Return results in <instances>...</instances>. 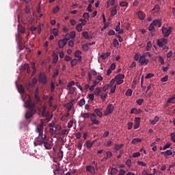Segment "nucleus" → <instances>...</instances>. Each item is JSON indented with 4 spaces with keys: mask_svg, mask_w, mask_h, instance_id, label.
<instances>
[{
    "mask_svg": "<svg viewBox=\"0 0 175 175\" xmlns=\"http://www.w3.org/2000/svg\"><path fill=\"white\" fill-rule=\"evenodd\" d=\"M135 61H139L140 66H144V65H148L150 60L148 59H146V55H140L139 53H137L134 56Z\"/></svg>",
    "mask_w": 175,
    "mask_h": 175,
    "instance_id": "f257e3e1",
    "label": "nucleus"
},
{
    "mask_svg": "<svg viewBox=\"0 0 175 175\" xmlns=\"http://www.w3.org/2000/svg\"><path fill=\"white\" fill-rule=\"evenodd\" d=\"M28 110L25 113V118L26 120H28V118H31L33 114L36 113V107L35 106V104H28Z\"/></svg>",
    "mask_w": 175,
    "mask_h": 175,
    "instance_id": "f03ea898",
    "label": "nucleus"
},
{
    "mask_svg": "<svg viewBox=\"0 0 175 175\" xmlns=\"http://www.w3.org/2000/svg\"><path fill=\"white\" fill-rule=\"evenodd\" d=\"M168 40L166 38H161L157 40V46L159 47H162L163 50H168L169 46H167Z\"/></svg>",
    "mask_w": 175,
    "mask_h": 175,
    "instance_id": "7ed1b4c3",
    "label": "nucleus"
},
{
    "mask_svg": "<svg viewBox=\"0 0 175 175\" xmlns=\"http://www.w3.org/2000/svg\"><path fill=\"white\" fill-rule=\"evenodd\" d=\"M46 135H44L43 134H38V136L36 138V141H34V146H43V143H44Z\"/></svg>",
    "mask_w": 175,
    "mask_h": 175,
    "instance_id": "20e7f679",
    "label": "nucleus"
},
{
    "mask_svg": "<svg viewBox=\"0 0 175 175\" xmlns=\"http://www.w3.org/2000/svg\"><path fill=\"white\" fill-rule=\"evenodd\" d=\"M114 105H113V104H109L106 109L104 111V116H105V117L110 116V114L114 111Z\"/></svg>",
    "mask_w": 175,
    "mask_h": 175,
    "instance_id": "39448f33",
    "label": "nucleus"
},
{
    "mask_svg": "<svg viewBox=\"0 0 175 175\" xmlns=\"http://www.w3.org/2000/svg\"><path fill=\"white\" fill-rule=\"evenodd\" d=\"M125 77V75L124 74H118L115 77V80L116 81V84L118 85H120V84H122L124 83V79Z\"/></svg>",
    "mask_w": 175,
    "mask_h": 175,
    "instance_id": "423d86ee",
    "label": "nucleus"
},
{
    "mask_svg": "<svg viewBox=\"0 0 175 175\" xmlns=\"http://www.w3.org/2000/svg\"><path fill=\"white\" fill-rule=\"evenodd\" d=\"M43 125H44V123H43V122H41L40 124H38L36 126V133H38V135H43V131L44 129Z\"/></svg>",
    "mask_w": 175,
    "mask_h": 175,
    "instance_id": "0eeeda50",
    "label": "nucleus"
},
{
    "mask_svg": "<svg viewBox=\"0 0 175 175\" xmlns=\"http://www.w3.org/2000/svg\"><path fill=\"white\" fill-rule=\"evenodd\" d=\"M162 33H163L165 38H169L170 34L172 33V29H170V27L167 29V27H163L161 28Z\"/></svg>",
    "mask_w": 175,
    "mask_h": 175,
    "instance_id": "6e6552de",
    "label": "nucleus"
},
{
    "mask_svg": "<svg viewBox=\"0 0 175 175\" xmlns=\"http://www.w3.org/2000/svg\"><path fill=\"white\" fill-rule=\"evenodd\" d=\"M39 82L42 83V84H46V83H47V78L44 73H40L39 75Z\"/></svg>",
    "mask_w": 175,
    "mask_h": 175,
    "instance_id": "1a4fd4ad",
    "label": "nucleus"
},
{
    "mask_svg": "<svg viewBox=\"0 0 175 175\" xmlns=\"http://www.w3.org/2000/svg\"><path fill=\"white\" fill-rule=\"evenodd\" d=\"M86 172H88L90 174H95V167L92 165H86Z\"/></svg>",
    "mask_w": 175,
    "mask_h": 175,
    "instance_id": "9d476101",
    "label": "nucleus"
},
{
    "mask_svg": "<svg viewBox=\"0 0 175 175\" xmlns=\"http://www.w3.org/2000/svg\"><path fill=\"white\" fill-rule=\"evenodd\" d=\"M154 27H158L161 28L162 27V21L161 19H155L152 23Z\"/></svg>",
    "mask_w": 175,
    "mask_h": 175,
    "instance_id": "9b49d317",
    "label": "nucleus"
},
{
    "mask_svg": "<svg viewBox=\"0 0 175 175\" xmlns=\"http://www.w3.org/2000/svg\"><path fill=\"white\" fill-rule=\"evenodd\" d=\"M66 43H68L67 41H66L64 39L59 40L58 41V46L59 49H64L65 46H66Z\"/></svg>",
    "mask_w": 175,
    "mask_h": 175,
    "instance_id": "f8f14e48",
    "label": "nucleus"
},
{
    "mask_svg": "<svg viewBox=\"0 0 175 175\" xmlns=\"http://www.w3.org/2000/svg\"><path fill=\"white\" fill-rule=\"evenodd\" d=\"M42 117H45L46 118H47V117H49V116H50V113L47 111V108L44 107L42 109Z\"/></svg>",
    "mask_w": 175,
    "mask_h": 175,
    "instance_id": "ddd939ff",
    "label": "nucleus"
},
{
    "mask_svg": "<svg viewBox=\"0 0 175 175\" xmlns=\"http://www.w3.org/2000/svg\"><path fill=\"white\" fill-rule=\"evenodd\" d=\"M137 16L139 20H144V18H146V14H144V12H143L142 11H139L137 12Z\"/></svg>",
    "mask_w": 175,
    "mask_h": 175,
    "instance_id": "4468645a",
    "label": "nucleus"
},
{
    "mask_svg": "<svg viewBox=\"0 0 175 175\" xmlns=\"http://www.w3.org/2000/svg\"><path fill=\"white\" fill-rule=\"evenodd\" d=\"M142 109H137V108H133L131 110V114H140L142 113Z\"/></svg>",
    "mask_w": 175,
    "mask_h": 175,
    "instance_id": "2eb2a0df",
    "label": "nucleus"
},
{
    "mask_svg": "<svg viewBox=\"0 0 175 175\" xmlns=\"http://www.w3.org/2000/svg\"><path fill=\"white\" fill-rule=\"evenodd\" d=\"M100 110H102V109H94V113L96 114V116H98V117L102 118L103 113H102V111H100Z\"/></svg>",
    "mask_w": 175,
    "mask_h": 175,
    "instance_id": "dca6fc26",
    "label": "nucleus"
},
{
    "mask_svg": "<svg viewBox=\"0 0 175 175\" xmlns=\"http://www.w3.org/2000/svg\"><path fill=\"white\" fill-rule=\"evenodd\" d=\"M82 36L84 38V39H92V36L88 34V31L82 32Z\"/></svg>",
    "mask_w": 175,
    "mask_h": 175,
    "instance_id": "f3484780",
    "label": "nucleus"
},
{
    "mask_svg": "<svg viewBox=\"0 0 175 175\" xmlns=\"http://www.w3.org/2000/svg\"><path fill=\"white\" fill-rule=\"evenodd\" d=\"M106 157H104L103 161H107V159L111 158V157H113V153H111V152L110 151H107L106 152Z\"/></svg>",
    "mask_w": 175,
    "mask_h": 175,
    "instance_id": "a211bd4d",
    "label": "nucleus"
},
{
    "mask_svg": "<svg viewBox=\"0 0 175 175\" xmlns=\"http://www.w3.org/2000/svg\"><path fill=\"white\" fill-rule=\"evenodd\" d=\"M116 14H117V5H114L111 11V16H112V17L116 16Z\"/></svg>",
    "mask_w": 175,
    "mask_h": 175,
    "instance_id": "6ab92c4d",
    "label": "nucleus"
},
{
    "mask_svg": "<svg viewBox=\"0 0 175 175\" xmlns=\"http://www.w3.org/2000/svg\"><path fill=\"white\" fill-rule=\"evenodd\" d=\"M101 92H102V88H97L94 91V95H96V96H99V95H100Z\"/></svg>",
    "mask_w": 175,
    "mask_h": 175,
    "instance_id": "aec40b11",
    "label": "nucleus"
},
{
    "mask_svg": "<svg viewBox=\"0 0 175 175\" xmlns=\"http://www.w3.org/2000/svg\"><path fill=\"white\" fill-rule=\"evenodd\" d=\"M111 54V53H110V52H107L105 53H103L100 55V58H103V59H106L108 57H110Z\"/></svg>",
    "mask_w": 175,
    "mask_h": 175,
    "instance_id": "412c9836",
    "label": "nucleus"
},
{
    "mask_svg": "<svg viewBox=\"0 0 175 175\" xmlns=\"http://www.w3.org/2000/svg\"><path fill=\"white\" fill-rule=\"evenodd\" d=\"M43 144H44V148H46V150H51V144H50L49 142L45 141L43 142Z\"/></svg>",
    "mask_w": 175,
    "mask_h": 175,
    "instance_id": "4be33fe9",
    "label": "nucleus"
},
{
    "mask_svg": "<svg viewBox=\"0 0 175 175\" xmlns=\"http://www.w3.org/2000/svg\"><path fill=\"white\" fill-rule=\"evenodd\" d=\"M159 121V117L155 116L154 120H150V124L152 125H155L157 122H158Z\"/></svg>",
    "mask_w": 175,
    "mask_h": 175,
    "instance_id": "5701e85b",
    "label": "nucleus"
},
{
    "mask_svg": "<svg viewBox=\"0 0 175 175\" xmlns=\"http://www.w3.org/2000/svg\"><path fill=\"white\" fill-rule=\"evenodd\" d=\"M142 142V139L140 138H134L131 141L132 144H137V143H140Z\"/></svg>",
    "mask_w": 175,
    "mask_h": 175,
    "instance_id": "b1692460",
    "label": "nucleus"
},
{
    "mask_svg": "<svg viewBox=\"0 0 175 175\" xmlns=\"http://www.w3.org/2000/svg\"><path fill=\"white\" fill-rule=\"evenodd\" d=\"M173 154V148H171L170 150H167L165 151V158H167V157Z\"/></svg>",
    "mask_w": 175,
    "mask_h": 175,
    "instance_id": "393cba45",
    "label": "nucleus"
},
{
    "mask_svg": "<svg viewBox=\"0 0 175 175\" xmlns=\"http://www.w3.org/2000/svg\"><path fill=\"white\" fill-rule=\"evenodd\" d=\"M122 147H124V144H115V146H114V149L116 150V151H118V150H121V148H122Z\"/></svg>",
    "mask_w": 175,
    "mask_h": 175,
    "instance_id": "a878e982",
    "label": "nucleus"
},
{
    "mask_svg": "<svg viewBox=\"0 0 175 175\" xmlns=\"http://www.w3.org/2000/svg\"><path fill=\"white\" fill-rule=\"evenodd\" d=\"M96 84H98V81H93V84L90 87V91H94L95 87H96Z\"/></svg>",
    "mask_w": 175,
    "mask_h": 175,
    "instance_id": "bb28decb",
    "label": "nucleus"
},
{
    "mask_svg": "<svg viewBox=\"0 0 175 175\" xmlns=\"http://www.w3.org/2000/svg\"><path fill=\"white\" fill-rule=\"evenodd\" d=\"M18 31L21 32V33H25V29L23 26L18 25Z\"/></svg>",
    "mask_w": 175,
    "mask_h": 175,
    "instance_id": "cd10ccee",
    "label": "nucleus"
},
{
    "mask_svg": "<svg viewBox=\"0 0 175 175\" xmlns=\"http://www.w3.org/2000/svg\"><path fill=\"white\" fill-rule=\"evenodd\" d=\"M71 67L76 66L77 65V59H73L70 62Z\"/></svg>",
    "mask_w": 175,
    "mask_h": 175,
    "instance_id": "c85d7f7f",
    "label": "nucleus"
},
{
    "mask_svg": "<svg viewBox=\"0 0 175 175\" xmlns=\"http://www.w3.org/2000/svg\"><path fill=\"white\" fill-rule=\"evenodd\" d=\"M76 30L77 31V32H81V31H83V26L80 25V23H79L76 26Z\"/></svg>",
    "mask_w": 175,
    "mask_h": 175,
    "instance_id": "c756f323",
    "label": "nucleus"
},
{
    "mask_svg": "<svg viewBox=\"0 0 175 175\" xmlns=\"http://www.w3.org/2000/svg\"><path fill=\"white\" fill-rule=\"evenodd\" d=\"M107 98V93H102L100 95V98L102 99L103 102H105Z\"/></svg>",
    "mask_w": 175,
    "mask_h": 175,
    "instance_id": "7c9ffc66",
    "label": "nucleus"
},
{
    "mask_svg": "<svg viewBox=\"0 0 175 175\" xmlns=\"http://www.w3.org/2000/svg\"><path fill=\"white\" fill-rule=\"evenodd\" d=\"M72 107H73V104L72 103L69 102L66 104V109H68V111L72 110Z\"/></svg>",
    "mask_w": 175,
    "mask_h": 175,
    "instance_id": "2f4dec72",
    "label": "nucleus"
},
{
    "mask_svg": "<svg viewBox=\"0 0 175 175\" xmlns=\"http://www.w3.org/2000/svg\"><path fill=\"white\" fill-rule=\"evenodd\" d=\"M94 146V142H91L90 141H87L86 142V147L87 148H91Z\"/></svg>",
    "mask_w": 175,
    "mask_h": 175,
    "instance_id": "473e14b6",
    "label": "nucleus"
},
{
    "mask_svg": "<svg viewBox=\"0 0 175 175\" xmlns=\"http://www.w3.org/2000/svg\"><path fill=\"white\" fill-rule=\"evenodd\" d=\"M154 25L153 23H151L149 27H148V30L150 31V32H154V31H155V27H154Z\"/></svg>",
    "mask_w": 175,
    "mask_h": 175,
    "instance_id": "72a5a7b5",
    "label": "nucleus"
},
{
    "mask_svg": "<svg viewBox=\"0 0 175 175\" xmlns=\"http://www.w3.org/2000/svg\"><path fill=\"white\" fill-rule=\"evenodd\" d=\"M79 106H80V107L84 106L85 105V100H84L83 98L81 99L80 101L78 103Z\"/></svg>",
    "mask_w": 175,
    "mask_h": 175,
    "instance_id": "f704fd0d",
    "label": "nucleus"
},
{
    "mask_svg": "<svg viewBox=\"0 0 175 175\" xmlns=\"http://www.w3.org/2000/svg\"><path fill=\"white\" fill-rule=\"evenodd\" d=\"M109 88H111V90H110L111 94H114L116 92V88H117V85H113L109 87Z\"/></svg>",
    "mask_w": 175,
    "mask_h": 175,
    "instance_id": "c9c22d12",
    "label": "nucleus"
},
{
    "mask_svg": "<svg viewBox=\"0 0 175 175\" xmlns=\"http://www.w3.org/2000/svg\"><path fill=\"white\" fill-rule=\"evenodd\" d=\"M159 9H161L159 5L156 4L152 10V12H159Z\"/></svg>",
    "mask_w": 175,
    "mask_h": 175,
    "instance_id": "e433bc0d",
    "label": "nucleus"
},
{
    "mask_svg": "<svg viewBox=\"0 0 175 175\" xmlns=\"http://www.w3.org/2000/svg\"><path fill=\"white\" fill-rule=\"evenodd\" d=\"M158 61L161 64V65H165V59H163L161 56L158 57Z\"/></svg>",
    "mask_w": 175,
    "mask_h": 175,
    "instance_id": "4c0bfd02",
    "label": "nucleus"
},
{
    "mask_svg": "<svg viewBox=\"0 0 175 175\" xmlns=\"http://www.w3.org/2000/svg\"><path fill=\"white\" fill-rule=\"evenodd\" d=\"M90 121L92 122L96 120V115L95 113H91L90 116Z\"/></svg>",
    "mask_w": 175,
    "mask_h": 175,
    "instance_id": "58836bf2",
    "label": "nucleus"
},
{
    "mask_svg": "<svg viewBox=\"0 0 175 175\" xmlns=\"http://www.w3.org/2000/svg\"><path fill=\"white\" fill-rule=\"evenodd\" d=\"M58 158H59L61 160H62V158H64V152L62 150H59L57 154Z\"/></svg>",
    "mask_w": 175,
    "mask_h": 175,
    "instance_id": "ea45409f",
    "label": "nucleus"
},
{
    "mask_svg": "<svg viewBox=\"0 0 175 175\" xmlns=\"http://www.w3.org/2000/svg\"><path fill=\"white\" fill-rule=\"evenodd\" d=\"M90 114L89 113H84L81 114V116L83 118H90Z\"/></svg>",
    "mask_w": 175,
    "mask_h": 175,
    "instance_id": "a19ab883",
    "label": "nucleus"
},
{
    "mask_svg": "<svg viewBox=\"0 0 175 175\" xmlns=\"http://www.w3.org/2000/svg\"><path fill=\"white\" fill-rule=\"evenodd\" d=\"M118 173V170H117L116 168H111V175H115V174H117Z\"/></svg>",
    "mask_w": 175,
    "mask_h": 175,
    "instance_id": "79ce46f5",
    "label": "nucleus"
},
{
    "mask_svg": "<svg viewBox=\"0 0 175 175\" xmlns=\"http://www.w3.org/2000/svg\"><path fill=\"white\" fill-rule=\"evenodd\" d=\"M113 43L114 47H118V46H120V42H118V40L116 38L113 39Z\"/></svg>",
    "mask_w": 175,
    "mask_h": 175,
    "instance_id": "37998d69",
    "label": "nucleus"
},
{
    "mask_svg": "<svg viewBox=\"0 0 175 175\" xmlns=\"http://www.w3.org/2000/svg\"><path fill=\"white\" fill-rule=\"evenodd\" d=\"M136 103H137V105H139V106H142V105L144 103V99L139 98L136 101Z\"/></svg>",
    "mask_w": 175,
    "mask_h": 175,
    "instance_id": "c03bdc74",
    "label": "nucleus"
},
{
    "mask_svg": "<svg viewBox=\"0 0 175 175\" xmlns=\"http://www.w3.org/2000/svg\"><path fill=\"white\" fill-rule=\"evenodd\" d=\"M81 54V51H80L79 50L76 51L75 53V58H79V57H81V55H80Z\"/></svg>",
    "mask_w": 175,
    "mask_h": 175,
    "instance_id": "a18cd8bd",
    "label": "nucleus"
},
{
    "mask_svg": "<svg viewBox=\"0 0 175 175\" xmlns=\"http://www.w3.org/2000/svg\"><path fill=\"white\" fill-rule=\"evenodd\" d=\"M151 47H152V44H151V42H147V45H146V49L148 50V51H149V50H151Z\"/></svg>",
    "mask_w": 175,
    "mask_h": 175,
    "instance_id": "49530a36",
    "label": "nucleus"
},
{
    "mask_svg": "<svg viewBox=\"0 0 175 175\" xmlns=\"http://www.w3.org/2000/svg\"><path fill=\"white\" fill-rule=\"evenodd\" d=\"M58 62V55L53 56V64H57Z\"/></svg>",
    "mask_w": 175,
    "mask_h": 175,
    "instance_id": "de8ad7c7",
    "label": "nucleus"
},
{
    "mask_svg": "<svg viewBox=\"0 0 175 175\" xmlns=\"http://www.w3.org/2000/svg\"><path fill=\"white\" fill-rule=\"evenodd\" d=\"M132 92H133L132 90L128 89L126 92V96H132Z\"/></svg>",
    "mask_w": 175,
    "mask_h": 175,
    "instance_id": "09e8293b",
    "label": "nucleus"
},
{
    "mask_svg": "<svg viewBox=\"0 0 175 175\" xmlns=\"http://www.w3.org/2000/svg\"><path fill=\"white\" fill-rule=\"evenodd\" d=\"M55 90V85L54 84V82L51 83V92H54V90Z\"/></svg>",
    "mask_w": 175,
    "mask_h": 175,
    "instance_id": "8fccbe9b",
    "label": "nucleus"
},
{
    "mask_svg": "<svg viewBox=\"0 0 175 175\" xmlns=\"http://www.w3.org/2000/svg\"><path fill=\"white\" fill-rule=\"evenodd\" d=\"M18 91L21 94H24V87H23V85H20L19 88H18Z\"/></svg>",
    "mask_w": 175,
    "mask_h": 175,
    "instance_id": "3c124183",
    "label": "nucleus"
},
{
    "mask_svg": "<svg viewBox=\"0 0 175 175\" xmlns=\"http://www.w3.org/2000/svg\"><path fill=\"white\" fill-rule=\"evenodd\" d=\"M70 36L72 39H75V38H76V31H71L70 33Z\"/></svg>",
    "mask_w": 175,
    "mask_h": 175,
    "instance_id": "603ef678",
    "label": "nucleus"
},
{
    "mask_svg": "<svg viewBox=\"0 0 175 175\" xmlns=\"http://www.w3.org/2000/svg\"><path fill=\"white\" fill-rule=\"evenodd\" d=\"M167 103H175V98H168Z\"/></svg>",
    "mask_w": 175,
    "mask_h": 175,
    "instance_id": "864d4df0",
    "label": "nucleus"
},
{
    "mask_svg": "<svg viewBox=\"0 0 175 175\" xmlns=\"http://www.w3.org/2000/svg\"><path fill=\"white\" fill-rule=\"evenodd\" d=\"M170 146H171V144L169 142H167L165 144V146H164L163 148V151H165V150H167V148H170Z\"/></svg>",
    "mask_w": 175,
    "mask_h": 175,
    "instance_id": "5fc2aeb1",
    "label": "nucleus"
},
{
    "mask_svg": "<svg viewBox=\"0 0 175 175\" xmlns=\"http://www.w3.org/2000/svg\"><path fill=\"white\" fill-rule=\"evenodd\" d=\"M83 18H85V20H88V18H90V14H88V12H85L83 14Z\"/></svg>",
    "mask_w": 175,
    "mask_h": 175,
    "instance_id": "6e6d98bb",
    "label": "nucleus"
},
{
    "mask_svg": "<svg viewBox=\"0 0 175 175\" xmlns=\"http://www.w3.org/2000/svg\"><path fill=\"white\" fill-rule=\"evenodd\" d=\"M120 6H122V8L125 6H128V2L126 1H122L120 3Z\"/></svg>",
    "mask_w": 175,
    "mask_h": 175,
    "instance_id": "4d7b16f0",
    "label": "nucleus"
},
{
    "mask_svg": "<svg viewBox=\"0 0 175 175\" xmlns=\"http://www.w3.org/2000/svg\"><path fill=\"white\" fill-rule=\"evenodd\" d=\"M70 33H67L66 34L65 36V38H64V40L66 41V42H68V40H69L70 39Z\"/></svg>",
    "mask_w": 175,
    "mask_h": 175,
    "instance_id": "13d9d810",
    "label": "nucleus"
},
{
    "mask_svg": "<svg viewBox=\"0 0 175 175\" xmlns=\"http://www.w3.org/2000/svg\"><path fill=\"white\" fill-rule=\"evenodd\" d=\"M82 147H83V141H79L78 142L77 148H79V150H81Z\"/></svg>",
    "mask_w": 175,
    "mask_h": 175,
    "instance_id": "bf43d9fd",
    "label": "nucleus"
},
{
    "mask_svg": "<svg viewBox=\"0 0 175 175\" xmlns=\"http://www.w3.org/2000/svg\"><path fill=\"white\" fill-rule=\"evenodd\" d=\"M126 165L129 166V167H131V165H132V161H131V159H127L126 161Z\"/></svg>",
    "mask_w": 175,
    "mask_h": 175,
    "instance_id": "052dcab7",
    "label": "nucleus"
},
{
    "mask_svg": "<svg viewBox=\"0 0 175 175\" xmlns=\"http://www.w3.org/2000/svg\"><path fill=\"white\" fill-rule=\"evenodd\" d=\"M64 61H66L67 62L69 61H72V57L69 55H66L64 57Z\"/></svg>",
    "mask_w": 175,
    "mask_h": 175,
    "instance_id": "680f3d73",
    "label": "nucleus"
},
{
    "mask_svg": "<svg viewBox=\"0 0 175 175\" xmlns=\"http://www.w3.org/2000/svg\"><path fill=\"white\" fill-rule=\"evenodd\" d=\"M168 79H169V77L167 75H166L164 77L161 78V80L163 83H165V82L167 81Z\"/></svg>",
    "mask_w": 175,
    "mask_h": 175,
    "instance_id": "e2e57ef3",
    "label": "nucleus"
},
{
    "mask_svg": "<svg viewBox=\"0 0 175 175\" xmlns=\"http://www.w3.org/2000/svg\"><path fill=\"white\" fill-rule=\"evenodd\" d=\"M171 140L173 143H175V133H171Z\"/></svg>",
    "mask_w": 175,
    "mask_h": 175,
    "instance_id": "0e129e2a",
    "label": "nucleus"
},
{
    "mask_svg": "<svg viewBox=\"0 0 175 175\" xmlns=\"http://www.w3.org/2000/svg\"><path fill=\"white\" fill-rule=\"evenodd\" d=\"M52 33L54 35V36H58V31L57 29H53L52 31Z\"/></svg>",
    "mask_w": 175,
    "mask_h": 175,
    "instance_id": "69168bd1",
    "label": "nucleus"
},
{
    "mask_svg": "<svg viewBox=\"0 0 175 175\" xmlns=\"http://www.w3.org/2000/svg\"><path fill=\"white\" fill-rule=\"evenodd\" d=\"M70 23L71 25H72V26H75L77 24V22H76V21L75 19H70Z\"/></svg>",
    "mask_w": 175,
    "mask_h": 175,
    "instance_id": "338daca9",
    "label": "nucleus"
},
{
    "mask_svg": "<svg viewBox=\"0 0 175 175\" xmlns=\"http://www.w3.org/2000/svg\"><path fill=\"white\" fill-rule=\"evenodd\" d=\"M126 172L124 170H122L121 169L120 171H119V174L118 175H124L125 174Z\"/></svg>",
    "mask_w": 175,
    "mask_h": 175,
    "instance_id": "774afa93",
    "label": "nucleus"
}]
</instances>
